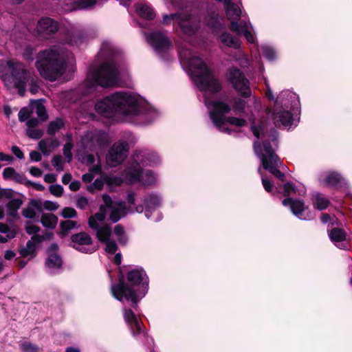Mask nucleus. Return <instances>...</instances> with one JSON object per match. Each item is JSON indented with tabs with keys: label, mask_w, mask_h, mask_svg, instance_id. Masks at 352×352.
<instances>
[{
	"label": "nucleus",
	"mask_w": 352,
	"mask_h": 352,
	"mask_svg": "<svg viewBox=\"0 0 352 352\" xmlns=\"http://www.w3.org/2000/svg\"><path fill=\"white\" fill-rule=\"evenodd\" d=\"M223 19L218 14L212 13L208 19H206V25L210 27L213 31H216L223 25Z\"/></svg>",
	"instance_id": "obj_36"
},
{
	"label": "nucleus",
	"mask_w": 352,
	"mask_h": 352,
	"mask_svg": "<svg viewBox=\"0 0 352 352\" xmlns=\"http://www.w3.org/2000/svg\"><path fill=\"white\" fill-rule=\"evenodd\" d=\"M43 206L45 210L54 211L58 209V204L52 201H45L43 203Z\"/></svg>",
	"instance_id": "obj_60"
},
{
	"label": "nucleus",
	"mask_w": 352,
	"mask_h": 352,
	"mask_svg": "<svg viewBox=\"0 0 352 352\" xmlns=\"http://www.w3.org/2000/svg\"><path fill=\"white\" fill-rule=\"evenodd\" d=\"M224 9L228 19L231 22V29L238 35H243L248 43L250 44L256 43V38L254 32V27L249 21L237 20L241 16H244L242 13L241 7L238 4L232 2L231 0H225Z\"/></svg>",
	"instance_id": "obj_8"
},
{
	"label": "nucleus",
	"mask_w": 352,
	"mask_h": 352,
	"mask_svg": "<svg viewBox=\"0 0 352 352\" xmlns=\"http://www.w3.org/2000/svg\"><path fill=\"white\" fill-rule=\"evenodd\" d=\"M329 237L334 243L343 242L346 239L345 232L340 228H334L329 232Z\"/></svg>",
	"instance_id": "obj_40"
},
{
	"label": "nucleus",
	"mask_w": 352,
	"mask_h": 352,
	"mask_svg": "<svg viewBox=\"0 0 352 352\" xmlns=\"http://www.w3.org/2000/svg\"><path fill=\"white\" fill-rule=\"evenodd\" d=\"M113 235L121 245H126L128 241L125 230L120 225H116L113 230Z\"/></svg>",
	"instance_id": "obj_39"
},
{
	"label": "nucleus",
	"mask_w": 352,
	"mask_h": 352,
	"mask_svg": "<svg viewBox=\"0 0 352 352\" xmlns=\"http://www.w3.org/2000/svg\"><path fill=\"white\" fill-rule=\"evenodd\" d=\"M96 3V0H77L76 7L81 9H86L92 7Z\"/></svg>",
	"instance_id": "obj_49"
},
{
	"label": "nucleus",
	"mask_w": 352,
	"mask_h": 352,
	"mask_svg": "<svg viewBox=\"0 0 352 352\" xmlns=\"http://www.w3.org/2000/svg\"><path fill=\"white\" fill-rule=\"evenodd\" d=\"M126 178L129 183L140 182L144 186H150L156 183L157 177L151 170H143L142 168H138L133 164H129Z\"/></svg>",
	"instance_id": "obj_14"
},
{
	"label": "nucleus",
	"mask_w": 352,
	"mask_h": 352,
	"mask_svg": "<svg viewBox=\"0 0 352 352\" xmlns=\"http://www.w3.org/2000/svg\"><path fill=\"white\" fill-rule=\"evenodd\" d=\"M3 72V80L8 88L16 87L20 95L23 96L27 82L31 78V74L20 63L8 60L1 68Z\"/></svg>",
	"instance_id": "obj_9"
},
{
	"label": "nucleus",
	"mask_w": 352,
	"mask_h": 352,
	"mask_svg": "<svg viewBox=\"0 0 352 352\" xmlns=\"http://www.w3.org/2000/svg\"><path fill=\"white\" fill-rule=\"evenodd\" d=\"M96 111L101 116L114 120H124L146 124L155 120L159 113L150 104L133 92H116L99 100Z\"/></svg>",
	"instance_id": "obj_2"
},
{
	"label": "nucleus",
	"mask_w": 352,
	"mask_h": 352,
	"mask_svg": "<svg viewBox=\"0 0 352 352\" xmlns=\"http://www.w3.org/2000/svg\"><path fill=\"white\" fill-rule=\"evenodd\" d=\"M73 144L71 142H67L64 145L63 154L66 158L67 162H69L72 160V148Z\"/></svg>",
	"instance_id": "obj_51"
},
{
	"label": "nucleus",
	"mask_w": 352,
	"mask_h": 352,
	"mask_svg": "<svg viewBox=\"0 0 352 352\" xmlns=\"http://www.w3.org/2000/svg\"><path fill=\"white\" fill-rule=\"evenodd\" d=\"M52 236V233H48L46 236L41 235H34L32 239L29 241L26 246L20 250V254L24 257H33L36 252V243H38L45 239H50Z\"/></svg>",
	"instance_id": "obj_26"
},
{
	"label": "nucleus",
	"mask_w": 352,
	"mask_h": 352,
	"mask_svg": "<svg viewBox=\"0 0 352 352\" xmlns=\"http://www.w3.org/2000/svg\"><path fill=\"white\" fill-rule=\"evenodd\" d=\"M41 223L47 228L54 229L57 225L58 218L51 213L43 214L41 219Z\"/></svg>",
	"instance_id": "obj_35"
},
{
	"label": "nucleus",
	"mask_w": 352,
	"mask_h": 352,
	"mask_svg": "<svg viewBox=\"0 0 352 352\" xmlns=\"http://www.w3.org/2000/svg\"><path fill=\"white\" fill-rule=\"evenodd\" d=\"M170 21L174 23H177L182 31L186 34H193L197 28V25L193 23L192 19L186 14H175L164 15L163 17V23L168 24Z\"/></svg>",
	"instance_id": "obj_18"
},
{
	"label": "nucleus",
	"mask_w": 352,
	"mask_h": 352,
	"mask_svg": "<svg viewBox=\"0 0 352 352\" xmlns=\"http://www.w3.org/2000/svg\"><path fill=\"white\" fill-rule=\"evenodd\" d=\"M262 110V104L259 98L254 97L252 99V106L249 107L250 115L249 121L250 122V129L254 135L257 138L268 137L273 143L274 146H276V133L274 131L270 135H265L264 133V124L259 119L260 112Z\"/></svg>",
	"instance_id": "obj_11"
},
{
	"label": "nucleus",
	"mask_w": 352,
	"mask_h": 352,
	"mask_svg": "<svg viewBox=\"0 0 352 352\" xmlns=\"http://www.w3.org/2000/svg\"><path fill=\"white\" fill-rule=\"evenodd\" d=\"M12 153L16 156V157H18L19 159H23V152L21 151V149L16 146H13L12 147Z\"/></svg>",
	"instance_id": "obj_64"
},
{
	"label": "nucleus",
	"mask_w": 352,
	"mask_h": 352,
	"mask_svg": "<svg viewBox=\"0 0 352 352\" xmlns=\"http://www.w3.org/2000/svg\"><path fill=\"white\" fill-rule=\"evenodd\" d=\"M128 166L125 168L122 174V177L116 175H109L104 177L105 183L110 188H114L120 186L122 183L130 184L126 181V178L128 177L126 171Z\"/></svg>",
	"instance_id": "obj_31"
},
{
	"label": "nucleus",
	"mask_w": 352,
	"mask_h": 352,
	"mask_svg": "<svg viewBox=\"0 0 352 352\" xmlns=\"http://www.w3.org/2000/svg\"><path fill=\"white\" fill-rule=\"evenodd\" d=\"M261 181L265 190L268 192H272L273 188L272 183L270 180L263 177H262Z\"/></svg>",
	"instance_id": "obj_61"
},
{
	"label": "nucleus",
	"mask_w": 352,
	"mask_h": 352,
	"mask_svg": "<svg viewBox=\"0 0 352 352\" xmlns=\"http://www.w3.org/2000/svg\"><path fill=\"white\" fill-rule=\"evenodd\" d=\"M228 79L234 89L241 96L250 97L251 96L250 82L240 69H230Z\"/></svg>",
	"instance_id": "obj_16"
},
{
	"label": "nucleus",
	"mask_w": 352,
	"mask_h": 352,
	"mask_svg": "<svg viewBox=\"0 0 352 352\" xmlns=\"http://www.w3.org/2000/svg\"><path fill=\"white\" fill-rule=\"evenodd\" d=\"M76 206L80 209H84L88 206V200L86 197H82L77 199Z\"/></svg>",
	"instance_id": "obj_62"
},
{
	"label": "nucleus",
	"mask_w": 352,
	"mask_h": 352,
	"mask_svg": "<svg viewBox=\"0 0 352 352\" xmlns=\"http://www.w3.org/2000/svg\"><path fill=\"white\" fill-rule=\"evenodd\" d=\"M220 41L226 46L234 49H239L241 45V41L239 38L234 36L230 33L224 32L219 36Z\"/></svg>",
	"instance_id": "obj_29"
},
{
	"label": "nucleus",
	"mask_w": 352,
	"mask_h": 352,
	"mask_svg": "<svg viewBox=\"0 0 352 352\" xmlns=\"http://www.w3.org/2000/svg\"><path fill=\"white\" fill-rule=\"evenodd\" d=\"M123 316L125 322L131 328V333L134 336L142 331L141 325L137 316L131 309H124Z\"/></svg>",
	"instance_id": "obj_27"
},
{
	"label": "nucleus",
	"mask_w": 352,
	"mask_h": 352,
	"mask_svg": "<svg viewBox=\"0 0 352 352\" xmlns=\"http://www.w3.org/2000/svg\"><path fill=\"white\" fill-rule=\"evenodd\" d=\"M284 196H290L296 195V190L291 183H287L283 186Z\"/></svg>",
	"instance_id": "obj_55"
},
{
	"label": "nucleus",
	"mask_w": 352,
	"mask_h": 352,
	"mask_svg": "<svg viewBox=\"0 0 352 352\" xmlns=\"http://www.w3.org/2000/svg\"><path fill=\"white\" fill-rule=\"evenodd\" d=\"M282 204L284 206H289L292 212L300 220H310L314 217L311 214H304L306 207L302 200L287 198Z\"/></svg>",
	"instance_id": "obj_24"
},
{
	"label": "nucleus",
	"mask_w": 352,
	"mask_h": 352,
	"mask_svg": "<svg viewBox=\"0 0 352 352\" xmlns=\"http://www.w3.org/2000/svg\"><path fill=\"white\" fill-rule=\"evenodd\" d=\"M74 248L83 253H92L96 249L92 244L90 236L85 232H80L72 236Z\"/></svg>",
	"instance_id": "obj_23"
},
{
	"label": "nucleus",
	"mask_w": 352,
	"mask_h": 352,
	"mask_svg": "<svg viewBox=\"0 0 352 352\" xmlns=\"http://www.w3.org/2000/svg\"><path fill=\"white\" fill-rule=\"evenodd\" d=\"M105 183L104 177L99 179H96L94 184L89 187L90 191L94 190H101Z\"/></svg>",
	"instance_id": "obj_54"
},
{
	"label": "nucleus",
	"mask_w": 352,
	"mask_h": 352,
	"mask_svg": "<svg viewBox=\"0 0 352 352\" xmlns=\"http://www.w3.org/2000/svg\"><path fill=\"white\" fill-rule=\"evenodd\" d=\"M66 56V52L62 47L53 46L38 53L35 67L43 78L55 81L65 71Z\"/></svg>",
	"instance_id": "obj_6"
},
{
	"label": "nucleus",
	"mask_w": 352,
	"mask_h": 352,
	"mask_svg": "<svg viewBox=\"0 0 352 352\" xmlns=\"http://www.w3.org/2000/svg\"><path fill=\"white\" fill-rule=\"evenodd\" d=\"M161 162L159 155L151 151H136L131 157V162L129 164H133L138 168L142 166H154L160 164Z\"/></svg>",
	"instance_id": "obj_17"
},
{
	"label": "nucleus",
	"mask_w": 352,
	"mask_h": 352,
	"mask_svg": "<svg viewBox=\"0 0 352 352\" xmlns=\"http://www.w3.org/2000/svg\"><path fill=\"white\" fill-rule=\"evenodd\" d=\"M264 82L266 87L265 96L274 103L272 113L274 124H280L285 127L291 126L293 122L292 111L298 109L299 104L297 95L291 91L285 90L275 98L266 78H264Z\"/></svg>",
	"instance_id": "obj_7"
},
{
	"label": "nucleus",
	"mask_w": 352,
	"mask_h": 352,
	"mask_svg": "<svg viewBox=\"0 0 352 352\" xmlns=\"http://www.w3.org/2000/svg\"><path fill=\"white\" fill-rule=\"evenodd\" d=\"M228 79L234 89L241 96L250 97L251 96L250 82L240 69H230Z\"/></svg>",
	"instance_id": "obj_15"
},
{
	"label": "nucleus",
	"mask_w": 352,
	"mask_h": 352,
	"mask_svg": "<svg viewBox=\"0 0 352 352\" xmlns=\"http://www.w3.org/2000/svg\"><path fill=\"white\" fill-rule=\"evenodd\" d=\"M135 9L138 14L142 18L153 19L155 16L154 11L146 3H138L136 5Z\"/></svg>",
	"instance_id": "obj_34"
},
{
	"label": "nucleus",
	"mask_w": 352,
	"mask_h": 352,
	"mask_svg": "<svg viewBox=\"0 0 352 352\" xmlns=\"http://www.w3.org/2000/svg\"><path fill=\"white\" fill-rule=\"evenodd\" d=\"M63 126V122L61 119H56L50 123L47 128V133L50 135L54 134Z\"/></svg>",
	"instance_id": "obj_44"
},
{
	"label": "nucleus",
	"mask_w": 352,
	"mask_h": 352,
	"mask_svg": "<svg viewBox=\"0 0 352 352\" xmlns=\"http://www.w3.org/2000/svg\"><path fill=\"white\" fill-rule=\"evenodd\" d=\"M58 245L52 244L48 250V257L46 260V267L50 272H54L62 266V260L57 254Z\"/></svg>",
	"instance_id": "obj_25"
},
{
	"label": "nucleus",
	"mask_w": 352,
	"mask_h": 352,
	"mask_svg": "<svg viewBox=\"0 0 352 352\" xmlns=\"http://www.w3.org/2000/svg\"><path fill=\"white\" fill-rule=\"evenodd\" d=\"M109 142L107 133L101 131H88L81 139L83 148L90 151L102 150Z\"/></svg>",
	"instance_id": "obj_12"
},
{
	"label": "nucleus",
	"mask_w": 352,
	"mask_h": 352,
	"mask_svg": "<svg viewBox=\"0 0 352 352\" xmlns=\"http://www.w3.org/2000/svg\"><path fill=\"white\" fill-rule=\"evenodd\" d=\"M254 149L255 153L261 160L263 168L280 180H284L285 175L278 170L282 164L278 155L275 154L272 148V146L267 142V140H265L262 145L258 142H255Z\"/></svg>",
	"instance_id": "obj_10"
},
{
	"label": "nucleus",
	"mask_w": 352,
	"mask_h": 352,
	"mask_svg": "<svg viewBox=\"0 0 352 352\" xmlns=\"http://www.w3.org/2000/svg\"><path fill=\"white\" fill-rule=\"evenodd\" d=\"M98 161H99V159L98 160ZM100 171V162H98L96 165H95L89 168V173L82 175V181L85 183L91 182L94 177V174L98 173Z\"/></svg>",
	"instance_id": "obj_42"
},
{
	"label": "nucleus",
	"mask_w": 352,
	"mask_h": 352,
	"mask_svg": "<svg viewBox=\"0 0 352 352\" xmlns=\"http://www.w3.org/2000/svg\"><path fill=\"white\" fill-rule=\"evenodd\" d=\"M104 204L101 206L99 212L89 219V227L96 232L98 239L105 245L107 253H116L118 246L114 239L111 226L104 223L107 212H110L109 219L113 223L118 222L126 213L125 204L123 201H113L107 195H102Z\"/></svg>",
	"instance_id": "obj_4"
},
{
	"label": "nucleus",
	"mask_w": 352,
	"mask_h": 352,
	"mask_svg": "<svg viewBox=\"0 0 352 352\" xmlns=\"http://www.w3.org/2000/svg\"><path fill=\"white\" fill-rule=\"evenodd\" d=\"M3 178L6 179H10L16 182H21L23 180V176L16 173L12 168H6L3 170Z\"/></svg>",
	"instance_id": "obj_38"
},
{
	"label": "nucleus",
	"mask_w": 352,
	"mask_h": 352,
	"mask_svg": "<svg viewBox=\"0 0 352 352\" xmlns=\"http://www.w3.org/2000/svg\"><path fill=\"white\" fill-rule=\"evenodd\" d=\"M179 56L181 65L189 74L195 85L201 91H205L204 103L214 125L227 133H230V130L225 126L227 123L236 127L245 126L247 124L245 119L226 116L231 110L228 104L210 98L209 94L219 91L221 86L203 60L187 48H182Z\"/></svg>",
	"instance_id": "obj_1"
},
{
	"label": "nucleus",
	"mask_w": 352,
	"mask_h": 352,
	"mask_svg": "<svg viewBox=\"0 0 352 352\" xmlns=\"http://www.w3.org/2000/svg\"><path fill=\"white\" fill-rule=\"evenodd\" d=\"M52 166L56 168V170L58 172L62 171L64 168L63 162L62 161V158L59 155H56L53 157L52 160Z\"/></svg>",
	"instance_id": "obj_50"
},
{
	"label": "nucleus",
	"mask_w": 352,
	"mask_h": 352,
	"mask_svg": "<svg viewBox=\"0 0 352 352\" xmlns=\"http://www.w3.org/2000/svg\"><path fill=\"white\" fill-rule=\"evenodd\" d=\"M49 190L56 197H60L63 193V188L59 184L51 185L49 187Z\"/></svg>",
	"instance_id": "obj_53"
},
{
	"label": "nucleus",
	"mask_w": 352,
	"mask_h": 352,
	"mask_svg": "<svg viewBox=\"0 0 352 352\" xmlns=\"http://www.w3.org/2000/svg\"><path fill=\"white\" fill-rule=\"evenodd\" d=\"M161 204V198L158 195H149L144 199V213L145 216L148 219H152L153 221H157L161 219L162 217L156 211V209Z\"/></svg>",
	"instance_id": "obj_22"
},
{
	"label": "nucleus",
	"mask_w": 352,
	"mask_h": 352,
	"mask_svg": "<svg viewBox=\"0 0 352 352\" xmlns=\"http://www.w3.org/2000/svg\"><path fill=\"white\" fill-rule=\"evenodd\" d=\"M32 112L33 110L31 108V104L30 105V107L22 108L19 112V120L21 122H24L30 118Z\"/></svg>",
	"instance_id": "obj_46"
},
{
	"label": "nucleus",
	"mask_w": 352,
	"mask_h": 352,
	"mask_svg": "<svg viewBox=\"0 0 352 352\" xmlns=\"http://www.w3.org/2000/svg\"><path fill=\"white\" fill-rule=\"evenodd\" d=\"M31 108L33 111H36V113L41 120L45 121L47 120V114L44 105L41 102L38 101L31 102Z\"/></svg>",
	"instance_id": "obj_37"
},
{
	"label": "nucleus",
	"mask_w": 352,
	"mask_h": 352,
	"mask_svg": "<svg viewBox=\"0 0 352 352\" xmlns=\"http://www.w3.org/2000/svg\"><path fill=\"white\" fill-rule=\"evenodd\" d=\"M233 109L236 113L244 112L245 109V101L241 99L236 100L233 104Z\"/></svg>",
	"instance_id": "obj_52"
},
{
	"label": "nucleus",
	"mask_w": 352,
	"mask_h": 352,
	"mask_svg": "<svg viewBox=\"0 0 352 352\" xmlns=\"http://www.w3.org/2000/svg\"><path fill=\"white\" fill-rule=\"evenodd\" d=\"M42 208V204L39 201L32 200L29 206L23 210V214L26 218L33 219L37 212H39Z\"/></svg>",
	"instance_id": "obj_32"
},
{
	"label": "nucleus",
	"mask_w": 352,
	"mask_h": 352,
	"mask_svg": "<svg viewBox=\"0 0 352 352\" xmlns=\"http://www.w3.org/2000/svg\"><path fill=\"white\" fill-rule=\"evenodd\" d=\"M58 146V140L53 138L42 140L38 143L39 148L41 149L42 153L45 155H48Z\"/></svg>",
	"instance_id": "obj_30"
},
{
	"label": "nucleus",
	"mask_w": 352,
	"mask_h": 352,
	"mask_svg": "<svg viewBox=\"0 0 352 352\" xmlns=\"http://www.w3.org/2000/svg\"><path fill=\"white\" fill-rule=\"evenodd\" d=\"M129 148V144L126 141L119 140L115 142L107 155V165L116 167L122 164L128 156Z\"/></svg>",
	"instance_id": "obj_13"
},
{
	"label": "nucleus",
	"mask_w": 352,
	"mask_h": 352,
	"mask_svg": "<svg viewBox=\"0 0 352 352\" xmlns=\"http://www.w3.org/2000/svg\"><path fill=\"white\" fill-rule=\"evenodd\" d=\"M20 347L23 352H38V350L37 346L29 342H24L21 343Z\"/></svg>",
	"instance_id": "obj_48"
},
{
	"label": "nucleus",
	"mask_w": 352,
	"mask_h": 352,
	"mask_svg": "<svg viewBox=\"0 0 352 352\" xmlns=\"http://www.w3.org/2000/svg\"><path fill=\"white\" fill-rule=\"evenodd\" d=\"M25 230L28 234H32L38 232L39 228L37 226L30 224L26 226Z\"/></svg>",
	"instance_id": "obj_63"
},
{
	"label": "nucleus",
	"mask_w": 352,
	"mask_h": 352,
	"mask_svg": "<svg viewBox=\"0 0 352 352\" xmlns=\"http://www.w3.org/2000/svg\"><path fill=\"white\" fill-rule=\"evenodd\" d=\"M148 280L142 268L131 270L127 274V283H124L123 276L119 278V283L112 285L111 293L119 301H131L135 306L146 295Z\"/></svg>",
	"instance_id": "obj_5"
},
{
	"label": "nucleus",
	"mask_w": 352,
	"mask_h": 352,
	"mask_svg": "<svg viewBox=\"0 0 352 352\" xmlns=\"http://www.w3.org/2000/svg\"><path fill=\"white\" fill-rule=\"evenodd\" d=\"M261 48L263 50L264 56L269 60H273L276 58V52L272 47L263 45Z\"/></svg>",
	"instance_id": "obj_45"
},
{
	"label": "nucleus",
	"mask_w": 352,
	"mask_h": 352,
	"mask_svg": "<svg viewBox=\"0 0 352 352\" xmlns=\"http://www.w3.org/2000/svg\"><path fill=\"white\" fill-rule=\"evenodd\" d=\"M60 226L61 228L60 234L64 236L67 234L70 230L74 229L76 227L77 223L76 221L72 220H65L62 221Z\"/></svg>",
	"instance_id": "obj_43"
},
{
	"label": "nucleus",
	"mask_w": 352,
	"mask_h": 352,
	"mask_svg": "<svg viewBox=\"0 0 352 352\" xmlns=\"http://www.w3.org/2000/svg\"><path fill=\"white\" fill-rule=\"evenodd\" d=\"M147 42L154 48L155 52L161 54L166 52L170 47V41L160 32H154L145 34Z\"/></svg>",
	"instance_id": "obj_20"
},
{
	"label": "nucleus",
	"mask_w": 352,
	"mask_h": 352,
	"mask_svg": "<svg viewBox=\"0 0 352 352\" xmlns=\"http://www.w3.org/2000/svg\"><path fill=\"white\" fill-rule=\"evenodd\" d=\"M78 158L82 160L83 163L87 164V165H93L92 166H95L94 162L96 161L95 157L92 155H86L83 157H80L79 154Z\"/></svg>",
	"instance_id": "obj_59"
},
{
	"label": "nucleus",
	"mask_w": 352,
	"mask_h": 352,
	"mask_svg": "<svg viewBox=\"0 0 352 352\" xmlns=\"http://www.w3.org/2000/svg\"><path fill=\"white\" fill-rule=\"evenodd\" d=\"M27 134L31 138L38 139L42 136L43 132L40 129L31 128V129H28Z\"/></svg>",
	"instance_id": "obj_56"
},
{
	"label": "nucleus",
	"mask_w": 352,
	"mask_h": 352,
	"mask_svg": "<svg viewBox=\"0 0 352 352\" xmlns=\"http://www.w3.org/2000/svg\"><path fill=\"white\" fill-rule=\"evenodd\" d=\"M329 204V201L322 195L316 194L315 195L314 205L317 209L320 210H324L328 207Z\"/></svg>",
	"instance_id": "obj_41"
},
{
	"label": "nucleus",
	"mask_w": 352,
	"mask_h": 352,
	"mask_svg": "<svg viewBox=\"0 0 352 352\" xmlns=\"http://www.w3.org/2000/svg\"><path fill=\"white\" fill-rule=\"evenodd\" d=\"M118 52L109 42L102 44L98 58L100 63L91 65L83 83L85 94L93 91L97 86L104 87L118 85L124 73L114 61Z\"/></svg>",
	"instance_id": "obj_3"
},
{
	"label": "nucleus",
	"mask_w": 352,
	"mask_h": 352,
	"mask_svg": "<svg viewBox=\"0 0 352 352\" xmlns=\"http://www.w3.org/2000/svg\"><path fill=\"white\" fill-rule=\"evenodd\" d=\"M34 52L35 50L33 47L30 46H27L24 49V51L23 52V56L26 60H32Z\"/></svg>",
	"instance_id": "obj_58"
},
{
	"label": "nucleus",
	"mask_w": 352,
	"mask_h": 352,
	"mask_svg": "<svg viewBox=\"0 0 352 352\" xmlns=\"http://www.w3.org/2000/svg\"><path fill=\"white\" fill-rule=\"evenodd\" d=\"M1 243H4L15 236L16 228L12 222H10L9 225L1 223Z\"/></svg>",
	"instance_id": "obj_33"
},
{
	"label": "nucleus",
	"mask_w": 352,
	"mask_h": 352,
	"mask_svg": "<svg viewBox=\"0 0 352 352\" xmlns=\"http://www.w3.org/2000/svg\"><path fill=\"white\" fill-rule=\"evenodd\" d=\"M61 214L64 218H73L76 216V211L72 208L66 207L63 209Z\"/></svg>",
	"instance_id": "obj_57"
},
{
	"label": "nucleus",
	"mask_w": 352,
	"mask_h": 352,
	"mask_svg": "<svg viewBox=\"0 0 352 352\" xmlns=\"http://www.w3.org/2000/svg\"><path fill=\"white\" fill-rule=\"evenodd\" d=\"M320 179L324 184L331 186L339 187L347 184L346 181L339 173L334 171L322 173Z\"/></svg>",
	"instance_id": "obj_28"
},
{
	"label": "nucleus",
	"mask_w": 352,
	"mask_h": 352,
	"mask_svg": "<svg viewBox=\"0 0 352 352\" xmlns=\"http://www.w3.org/2000/svg\"><path fill=\"white\" fill-rule=\"evenodd\" d=\"M1 202L6 204L7 212L12 217H16L23 203L20 196L11 189H1Z\"/></svg>",
	"instance_id": "obj_19"
},
{
	"label": "nucleus",
	"mask_w": 352,
	"mask_h": 352,
	"mask_svg": "<svg viewBox=\"0 0 352 352\" xmlns=\"http://www.w3.org/2000/svg\"><path fill=\"white\" fill-rule=\"evenodd\" d=\"M58 30V23L50 17H43L40 19L35 29L38 36L47 39L50 38Z\"/></svg>",
	"instance_id": "obj_21"
},
{
	"label": "nucleus",
	"mask_w": 352,
	"mask_h": 352,
	"mask_svg": "<svg viewBox=\"0 0 352 352\" xmlns=\"http://www.w3.org/2000/svg\"><path fill=\"white\" fill-rule=\"evenodd\" d=\"M234 60L237 61L241 67H245L248 65L247 54L243 51H239L238 52L236 56L234 58Z\"/></svg>",
	"instance_id": "obj_47"
}]
</instances>
